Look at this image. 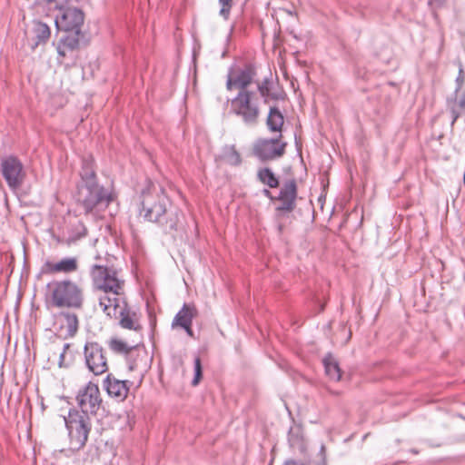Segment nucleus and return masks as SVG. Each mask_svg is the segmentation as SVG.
Returning a JSON list of instances; mask_svg holds the SVG:
<instances>
[{"label":"nucleus","instance_id":"7c9ffc66","mask_svg":"<svg viewBox=\"0 0 465 465\" xmlns=\"http://www.w3.org/2000/svg\"><path fill=\"white\" fill-rule=\"evenodd\" d=\"M202 379V363L201 359L199 357H196L194 359V378L192 381V384L193 386H196L200 380Z\"/></svg>","mask_w":465,"mask_h":465},{"label":"nucleus","instance_id":"f704fd0d","mask_svg":"<svg viewBox=\"0 0 465 465\" xmlns=\"http://www.w3.org/2000/svg\"><path fill=\"white\" fill-rule=\"evenodd\" d=\"M428 3L431 6L438 7V6H440L444 3V0H428Z\"/></svg>","mask_w":465,"mask_h":465},{"label":"nucleus","instance_id":"4c0bfd02","mask_svg":"<svg viewBox=\"0 0 465 465\" xmlns=\"http://www.w3.org/2000/svg\"><path fill=\"white\" fill-rule=\"evenodd\" d=\"M284 465H304V464L302 462L295 461V460H288L285 462Z\"/></svg>","mask_w":465,"mask_h":465},{"label":"nucleus","instance_id":"0eeeda50","mask_svg":"<svg viewBox=\"0 0 465 465\" xmlns=\"http://www.w3.org/2000/svg\"><path fill=\"white\" fill-rule=\"evenodd\" d=\"M84 354L88 370L94 375H102L108 371L105 351L98 342H86Z\"/></svg>","mask_w":465,"mask_h":465},{"label":"nucleus","instance_id":"473e14b6","mask_svg":"<svg viewBox=\"0 0 465 465\" xmlns=\"http://www.w3.org/2000/svg\"><path fill=\"white\" fill-rule=\"evenodd\" d=\"M70 347H71L70 343L64 344L63 351L61 352L60 357H59V366L60 367L67 365V363L65 362V356H66V352L70 349Z\"/></svg>","mask_w":465,"mask_h":465},{"label":"nucleus","instance_id":"2eb2a0df","mask_svg":"<svg viewBox=\"0 0 465 465\" xmlns=\"http://www.w3.org/2000/svg\"><path fill=\"white\" fill-rule=\"evenodd\" d=\"M110 318H120V325L124 329L132 330L135 332V338L137 341H141V331L142 326L140 325L135 313H130V312L126 309V303L122 299V302H120V307L117 308L115 316H109Z\"/></svg>","mask_w":465,"mask_h":465},{"label":"nucleus","instance_id":"1a4fd4ad","mask_svg":"<svg viewBox=\"0 0 465 465\" xmlns=\"http://www.w3.org/2000/svg\"><path fill=\"white\" fill-rule=\"evenodd\" d=\"M76 401L82 411L80 413L85 415H88V413L95 414L102 404L98 385L88 382L83 389L79 390Z\"/></svg>","mask_w":465,"mask_h":465},{"label":"nucleus","instance_id":"7ed1b4c3","mask_svg":"<svg viewBox=\"0 0 465 465\" xmlns=\"http://www.w3.org/2000/svg\"><path fill=\"white\" fill-rule=\"evenodd\" d=\"M51 303L58 308L80 309L84 303V291L71 280L54 281L47 284Z\"/></svg>","mask_w":465,"mask_h":465},{"label":"nucleus","instance_id":"c756f323","mask_svg":"<svg viewBox=\"0 0 465 465\" xmlns=\"http://www.w3.org/2000/svg\"><path fill=\"white\" fill-rule=\"evenodd\" d=\"M219 4L221 5L219 15L227 20L232 6V0H219Z\"/></svg>","mask_w":465,"mask_h":465},{"label":"nucleus","instance_id":"e433bc0d","mask_svg":"<svg viewBox=\"0 0 465 465\" xmlns=\"http://www.w3.org/2000/svg\"><path fill=\"white\" fill-rule=\"evenodd\" d=\"M182 328L185 330V331L187 332L188 335H190L191 337L193 336L192 325H187L186 327H182Z\"/></svg>","mask_w":465,"mask_h":465},{"label":"nucleus","instance_id":"393cba45","mask_svg":"<svg viewBox=\"0 0 465 465\" xmlns=\"http://www.w3.org/2000/svg\"><path fill=\"white\" fill-rule=\"evenodd\" d=\"M61 329L64 331L66 337H73L78 330V318L74 313L63 312L60 315Z\"/></svg>","mask_w":465,"mask_h":465},{"label":"nucleus","instance_id":"423d86ee","mask_svg":"<svg viewBox=\"0 0 465 465\" xmlns=\"http://www.w3.org/2000/svg\"><path fill=\"white\" fill-rule=\"evenodd\" d=\"M76 199L86 213H91L99 204L107 205L111 201L110 195L104 187L92 183L78 185Z\"/></svg>","mask_w":465,"mask_h":465},{"label":"nucleus","instance_id":"20e7f679","mask_svg":"<svg viewBox=\"0 0 465 465\" xmlns=\"http://www.w3.org/2000/svg\"><path fill=\"white\" fill-rule=\"evenodd\" d=\"M231 112L247 125H255L260 115L258 99L252 91H240L231 101Z\"/></svg>","mask_w":465,"mask_h":465},{"label":"nucleus","instance_id":"39448f33","mask_svg":"<svg viewBox=\"0 0 465 465\" xmlns=\"http://www.w3.org/2000/svg\"><path fill=\"white\" fill-rule=\"evenodd\" d=\"M65 425L69 432L70 444L73 450L83 448L91 430V422L88 415L78 411H71L64 418Z\"/></svg>","mask_w":465,"mask_h":465},{"label":"nucleus","instance_id":"58836bf2","mask_svg":"<svg viewBox=\"0 0 465 465\" xmlns=\"http://www.w3.org/2000/svg\"><path fill=\"white\" fill-rule=\"evenodd\" d=\"M85 234H86V229L83 228V233L81 234V236H84Z\"/></svg>","mask_w":465,"mask_h":465},{"label":"nucleus","instance_id":"f8f14e48","mask_svg":"<svg viewBox=\"0 0 465 465\" xmlns=\"http://www.w3.org/2000/svg\"><path fill=\"white\" fill-rule=\"evenodd\" d=\"M280 138L264 139L254 145V154L262 161H270L282 157L285 153L286 143H280Z\"/></svg>","mask_w":465,"mask_h":465},{"label":"nucleus","instance_id":"5701e85b","mask_svg":"<svg viewBox=\"0 0 465 465\" xmlns=\"http://www.w3.org/2000/svg\"><path fill=\"white\" fill-rule=\"evenodd\" d=\"M284 124V117L282 112L275 106H272L269 110V114L266 119V124L268 129L272 133H278L279 137H282V126Z\"/></svg>","mask_w":465,"mask_h":465},{"label":"nucleus","instance_id":"a878e982","mask_svg":"<svg viewBox=\"0 0 465 465\" xmlns=\"http://www.w3.org/2000/svg\"><path fill=\"white\" fill-rule=\"evenodd\" d=\"M322 362L327 376L332 381H340L341 372L336 359L332 355L329 354L324 357Z\"/></svg>","mask_w":465,"mask_h":465},{"label":"nucleus","instance_id":"9b49d317","mask_svg":"<svg viewBox=\"0 0 465 465\" xmlns=\"http://www.w3.org/2000/svg\"><path fill=\"white\" fill-rule=\"evenodd\" d=\"M140 341H137V340H134L131 342L124 341L123 339H120L118 337H112L108 341V347L109 349L116 353L124 355L126 357V361L128 362V369L130 371H135L139 364L137 362L138 354L135 355V358L133 359V357L135 354V349Z\"/></svg>","mask_w":465,"mask_h":465},{"label":"nucleus","instance_id":"6e6552de","mask_svg":"<svg viewBox=\"0 0 465 465\" xmlns=\"http://www.w3.org/2000/svg\"><path fill=\"white\" fill-rule=\"evenodd\" d=\"M1 172L9 188L13 191L21 188L25 178L22 163L15 156H8L1 161Z\"/></svg>","mask_w":465,"mask_h":465},{"label":"nucleus","instance_id":"72a5a7b5","mask_svg":"<svg viewBox=\"0 0 465 465\" xmlns=\"http://www.w3.org/2000/svg\"><path fill=\"white\" fill-rule=\"evenodd\" d=\"M320 455H321V459H322V462L320 465H327L326 456H325V446L323 444H322V446H321Z\"/></svg>","mask_w":465,"mask_h":465},{"label":"nucleus","instance_id":"c85d7f7f","mask_svg":"<svg viewBox=\"0 0 465 465\" xmlns=\"http://www.w3.org/2000/svg\"><path fill=\"white\" fill-rule=\"evenodd\" d=\"M225 157L227 162L232 165H238L242 162L241 155L236 151L234 146H231L228 148Z\"/></svg>","mask_w":465,"mask_h":465},{"label":"nucleus","instance_id":"412c9836","mask_svg":"<svg viewBox=\"0 0 465 465\" xmlns=\"http://www.w3.org/2000/svg\"><path fill=\"white\" fill-rule=\"evenodd\" d=\"M196 314L197 311L193 305L184 304L175 315L172 322V327H186L187 325H192L193 319L196 316Z\"/></svg>","mask_w":465,"mask_h":465},{"label":"nucleus","instance_id":"f3484780","mask_svg":"<svg viewBox=\"0 0 465 465\" xmlns=\"http://www.w3.org/2000/svg\"><path fill=\"white\" fill-rule=\"evenodd\" d=\"M297 195L296 183L294 181H289L283 184L277 200L281 204L277 207L279 211L292 212L295 208V199Z\"/></svg>","mask_w":465,"mask_h":465},{"label":"nucleus","instance_id":"bb28decb","mask_svg":"<svg viewBox=\"0 0 465 465\" xmlns=\"http://www.w3.org/2000/svg\"><path fill=\"white\" fill-rule=\"evenodd\" d=\"M257 177L261 183L268 185L270 188L279 186V180L270 168H262L257 173Z\"/></svg>","mask_w":465,"mask_h":465},{"label":"nucleus","instance_id":"ddd939ff","mask_svg":"<svg viewBox=\"0 0 465 465\" xmlns=\"http://www.w3.org/2000/svg\"><path fill=\"white\" fill-rule=\"evenodd\" d=\"M255 76L256 71L254 67L247 65L243 69L229 74L226 88L227 90L238 88L240 91H249L247 87L253 82Z\"/></svg>","mask_w":465,"mask_h":465},{"label":"nucleus","instance_id":"aec40b11","mask_svg":"<svg viewBox=\"0 0 465 465\" xmlns=\"http://www.w3.org/2000/svg\"><path fill=\"white\" fill-rule=\"evenodd\" d=\"M448 109L452 116V124L460 115L465 114V88L460 92L455 90V97L448 101Z\"/></svg>","mask_w":465,"mask_h":465},{"label":"nucleus","instance_id":"f257e3e1","mask_svg":"<svg viewBox=\"0 0 465 465\" xmlns=\"http://www.w3.org/2000/svg\"><path fill=\"white\" fill-rule=\"evenodd\" d=\"M140 214L157 223L165 233L173 234L183 227L181 210L173 205L163 188H150L142 193Z\"/></svg>","mask_w":465,"mask_h":465},{"label":"nucleus","instance_id":"f03ea898","mask_svg":"<svg viewBox=\"0 0 465 465\" xmlns=\"http://www.w3.org/2000/svg\"><path fill=\"white\" fill-rule=\"evenodd\" d=\"M94 286L104 292L99 297V305L107 316H115L122 302L124 282L113 268L94 264L91 269Z\"/></svg>","mask_w":465,"mask_h":465},{"label":"nucleus","instance_id":"dca6fc26","mask_svg":"<svg viewBox=\"0 0 465 465\" xmlns=\"http://www.w3.org/2000/svg\"><path fill=\"white\" fill-rule=\"evenodd\" d=\"M103 385L109 396L119 401L125 400L130 390L128 381L118 380L112 374L106 376Z\"/></svg>","mask_w":465,"mask_h":465},{"label":"nucleus","instance_id":"a211bd4d","mask_svg":"<svg viewBox=\"0 0 465 465\" xmlns=\"http://www.w3.org/2000/svg\"><path fill=\"white\" fill-rule=\"evenodd\" d=\"M78 270V260L76 257H65L57 262H46L45 272L49 274L64 273L69 274Z\"/></svg>","mask_w":465,"mask_h":465},{"label":"nucleus","instance_id":"4be33fe9","mask_svg":"<svg viewBox=\"0 0 465 465\" xmlns=\"http://www.w3.org/2000/svg\"><path fill=\"white\" fill-rule=\"evenodd\" d=\"M32 33L34 35L35 43L32 45V49H35L39 45L45 44L51 35V30L49 26L40 21H34Z\"/></svg>","mask_w":465,"mask_h":465},{"label":"nucleus","instance_id":"b1692460","mask_svg":"<svg viewBox=\"0 0 465 465\" xmlns=\"http://www.w3.org/2000/svg\"><path fill=\"white\" fill-rule=\"evenodd\" d=\"M288 441L291 448L293 450H298L301 453L305 452L306 442L302 428L298 426L292 427L289 430Z\"/></svg>","mask_w":465,"mask_h":465},{"label":"nucleus","instance_id":"4468645a","mask_svg":"<svg viewBox=\"0 0 465 465\" xmlns=\"http://www.w3.org/2000/svg\"><path fill=\"white\" fill-rule=\"evenodd\" d=\"M257 89L265 104L271 101H283L286 97L284 90L272 76L270 78H264L262 82H258Z\"/></svg>","mask_w":465,"mask_h":465},{"label":"nucleus","instance_id":"cd10ccee","mask_svg":"<svg viewBox=\"0 0 465 465\" xmlns=\"http://www.w3.org/2000/svg\"><path fill=\"white\" fill-rule=\"evenodd\" d=\"M80 175L82 178L81 183H97L92 160H84Z\"/></svg>","mask_w":465,"mask_h":465},{"label":"nucleus","instance_id":"6ab92c4d","mask_svg":"<svg viewBox=\"0 0 465 465\" xmlns=\"http://www.w3.org/2000/svg\"><path fill=\"white\" fill-rule=\"evenodd\" d=\"M66 34L65 36L60 39L56 47L59 56L63 58L79 48L80 40L83 37L82 32H70Z\"/></svg>","mask_w":465,"mask_h":465},{"label":"nucleus","instance_id":"c9c22d12","mask_svg":"<svg viewBox=\"0 0 465 465\" xmlns=\"http://www.w3.org/2000/svg\"><path fill=\"white\" fill-rule=\"evenodd\" d=\"M262 193L264 196L270 198L271 200H276L277 198H274L272 195V193L268 190V189H263L262 190Z\"/></svg>","mask_w":465,"mask_h":465},{"label":"nucleus","instance_id":"2f4dec72","mask_svg":"<svg viewBox=\"0 0 465 465\" xmlns=\"http://www.w3.org/2000/svg\"><path fill=\"white\" fill-rule=\"evenodd\" d=\"M455 84H456L455 90L457 92H460V90L463 89V85L465 84V72L461 66H460L459 74L456 78Z\"/></svg>","mask_w":465,"mask_h":465},{"label":"nucleus","instance_id":"9d476101","mask_svg":"<svg viewBox=\"0 0 465 465\" xmlns=\"http://www.w3.org/2000/svg\"><path fill=\"white\" fill-rule=\"evenodd\" d=\"M84 22V12L76 7H67L61 11V15L55 18V25L58 29L65 33H81Z\"/></svg>","mask_w":465,"mask_h":465}]
</instances>
